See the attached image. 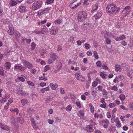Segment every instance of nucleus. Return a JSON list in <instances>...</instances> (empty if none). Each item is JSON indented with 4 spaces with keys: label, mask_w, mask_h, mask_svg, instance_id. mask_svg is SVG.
<instances>
[{
    "label": "nucleus",
    "mask_w": 133,
    "mask_h": 133,
    "mask_svg": "<svg viewBox=\"0 0 133 133\" xmlns=\"http://www.w3.org/2000/svg\"><path fill=\"white\" fill-rule=\"evenodd\" d=\"M107 12L109 14H111L113 13L116 9V4L112 3L108 4L106 8Z\"/></svg>",
    "instance_id": "obj_1"
},
{
    "label": "nucleus",
    "mask_w": 133,
    "mask_h": 133,
    "mask_svg": "<svg viewBox=\"0 0 133 133\" xmlns=\"http://www.w3.org/2000/svg\"><path fill=\"white\" fill-rule=\"evenodd\" d=\"M87 16V14L85 12L81 11L78 13L77 19L79 22H82L86 19Z\"/></svg>",
    "instance_id": "obj_2"
},
{
    "label": "nucleus",
    "mask_w": 133,
    "mask_h": 133,
    "mask_svg": "<svg viewBox=\"0 0 133 133\" xmlns=\"http://www.w3.org/2000/svg\"><path fill=\"white\" fill-rule=\"evenodd\" d=\"M43 5L42 1L39 0L33 3L32 5V9L33 11L39 9L42 7Z\"/></svg>",
    "instance_id": "obj_3"
},
{
    "label": "nucleus",
    "mask_w": 133,
    "mask_h": 133,
    "mask_svg": "<svg viewBox=\"0 0 133 133\" xmlns=\"http://www.w3.org/2000/svg\"><path fill=\"white\" fill-rule=\"evenodd\" d=\"M51 7H48L46 8L39 10L37 12V16H40L47 13H49V11L51 9Z\"/></svg>",
    "instance_id": "obj_4"
},
{
    "label": "nucleus",
    "mask_w": 133,
    "mask_h": 133,
    "mask_svg": "<svg viewBox=\"0 0 133 133\" xmlns=\"http://www.w3.org/2000/svg\"><path fill=\"white\" fill-rule=\"evenodd\" d=\"M131 7L129 6H126L122 12V14L123 16H125L129 14L131 11Z\"/></svg>",
    "instance_id": "obj_5"
},
{
    "label": "nucleus",
    "mask_w": 133,
    "mask_h": 133,
    "mask_svg": "<svg viewBox=\"0 0 133 133\" xmlns=\"http://www.w3.org/2000/svg\"><path fill=\"white\" fill-rule=\"evenodd\" d=\"M22 63L24 64V65L28 69H31L33 67L32 64L27 61L23 60H22Z\"/></svg>",
    "instance_id": "obj_6"
},
{
    "label": "nucleus",
    "mask_w": 133,
    "mask_h": 133,
    "mask_svg": "<svg viewBox=\"0 0 133 133\" xmlns=\"http://www.w3.org/2000/svg\"><path fill=\"white\" fill-rule=\"evenodd\" d=\"M102 122L104 128H107L108 127V125L109 124V121L106 119L102 120Z\"/></svg>",
    "instance_id": "obj_7"
},
{
    "label": "nucleus",
    "mask_w": 133,
    "mask_h": 133,
    "mask_svg": "<svg viewBox=\"0 0 133 133\" xmlns=\"http://www.w3.org/2000/svg\"><path fill=\"white\" fill-rule=\"evenodd\" d=\"M18 9L19 11L21 13H24L26 11V6L23 5H20Z\"/></svg>",
    "instance_id": "obj_8"
},
{
    "label": "nucleus",
    "mask_w": 133,
    "mask_h": 133,
    "mask_svg": "<svg viewBox=\"0 0 133 133\" xmlns=\"http://www.w3.org/2000/svg\"><path fill=\"white\" fill-rule=\"evenodd\" d=\"M102 35L105 38H108L109 37L111 36V33L109 32H108L106 31H104L102 32Z\"/></svg>",
    "instance_id": "obj_9"
},
{
    "label": "nucleus",
    "mask_w": 133,
    "mask_h": 133,
    "mask_svg": "<svg viewBox=\"0 0 133 133\" xmlns=\"http://www.w3.org/2000/svg\"><path fill=\"white\" fill-rule=\"evenodd\" d=\"M20 64L15 65V66L14 69H19L21 70L22 71H23L25 69V68L23 66H18L20 65Z\"/></svg>",
    "instance_id": "obj_10"
},
{
    "label": "nucleus",
    "mask_w": 133,
    "mask_h": 133,
    "mask_svg": "<svg viewBox=\"0 0 133 133\" xmlns=\"http://www.w3.org/2000/svg\"><path fill=\"white\" fill-rule=\"evenodd\" d=\"M102 14L101 11L97 12L96 14L94 15V17H95L96 19H99L102 15Z\"/></svg>",
    "instance_id": "obj_11"
},
{
    "label": "nucleus",
    "mask_w": 133,
    "mask_h": 133,
    "mask_svg": "<svg viewBox=\"0 0 133 133\" xmlns=\"http://www.w3.org/2000/svg\"><path fill=\"white\" fill-rule=\"evenodd\" d=\"M85 130L87 132H90L92 131L93 130L92 129V126L91 125H88L85 128Z\"/></svg>",
    "instance_id": "obj_12"
},
{
    "label": "nucleus",
    "mask_w": 133,
    "mask_h": 133,
    "mask_svg": "<svg viewBox=\"0 0 133 133\" xmlns=\"http://www.w3.org/2000/svg\"><path fill=\"white\" fill-rule=\"evenodd\" d=\"M18 3L16 1H15L14 0L10 1L9 3L10 5L11 6H14L16 5Z\"/></svg>",
    "instance_id": "obj_13"
},
{
    "label": "nucleus",
    "mask_w": 133,
    "mask_h": 133,
    "mask_svg": "<svg viewBox=\"0 0 133 133\" xmlns=\"http://www.w3.org/2000/svg\"><path fill=\"white\" fill-rule=\"evenodd\" d=\"M122 65L123 69L124 70L127 71L129 70V66L125 63H122Z\"/></svg>",
    "instance_id": "obj_14"
},
{
    "label": "nucleus",
    "mask_w": 133,
    "mask_h": 133,
    "mask_svg": "<svg viewBox=\"0 0 133 133\" xmlns=\"http://www.w3.org/2000/svg\"><path fill=\"white\" fill-rule=\"evenodd\" d=\"M5 66L6 70L8 71L9 70L11 66L10 63L9 62H6L5 64Z\"/></svg>",
    "instance_id": "obj_15"
},
{
    "label": "nucleus",
    "mask_w": 133,
    "mask_h": 133,
    "mask_svg": "<svg viewBox=\"0 0 133 133\" xmlns=\"http://www.w3.org/2000/svg\"><path fill=\"white\" fill-rule=\"evenodd\" d=\"M50 85L51 88L53 90H55L56 88L58 87V84L56 83L54 84L52 83H50Z\"/></svg>",
    "instance_id": "obj_16"
},
{
    "label": "nucleus",
    "mask_w": 133,
    "mask_h": 133,
    "mask_svg": "<svg viewBox=\"0 0 133 133\" xmlns=\"http://www.w3.org/2000/svg\"><path fill=\"white\" fill-rule=\"evenodd\" d=\"M17 94L21 96H24L26 95V93L25 92L23 91L22 90H19L17 91Z\"/></svg>",
    "instance_id": "obj_17"
},
{
    "label": "nucleus",
    "mask_w": 133,
    "mask_h": 133,
    "mask_svg": "<svg viewBox=\"0 0 133 133\" xmlns=\"http://www.w3.org/2000/svg\"><path fill=\"white\" fill-rule=\"evenodd\" d=\"M21 103L23 105L28 104L29 102L27 100L25 99H23L21 100Z\"/></svg>",
    "instance_id": "obj_18"
},
{
    "label": "nucleus",
    "mask_w": 133,
    "mask_h": 133,
    "mask_svg": "<svg viewBox=\"0 0 133 133\" xmlns=\"http://www.w3.org/2000/svg\"><path fill=\"white\" fill-rule=\"evenodd\" d=\"M13 37L16 38H17L19 37L20 34L18 31H14L13 35Z\"/></svg>",
    "instance_id": "obj_19"
},
{
    "label": "nucleus",
    "mask_w": 133,
    "mask_h": 133,
    "mask_svg": "<svg viewBox=\"0 0 133 133\" xmlns=\"http://www.w3.org/2000/svg\"><path fill=\"white\" fill-rule=\"evenodd\" d=\"M18 79L15 80L16 82H18L21 81L22 82H24L25 81V79L23 77L18 76Z\"/></svg>",
    "instance_id": "obj_20"
},
{
    "label": "nucleus",
    "mask_w": 133,
    "mask_h": 133,
    "mask_svg": "<svg viewBox=\"0 0 133 133\" xmlns=\"http://www.w3.org/2000/svg\"><path fill=\"white\" fill-rule=\"evenodd\" d=\"M98 7V4H96L93 5L92 10H91L92 12H94L97 10Z\"/></svg>",
    "instance_id": "obj_21"
},
{
    "label": "nucleus",
    "mask_w": 133,
    "mask_h": 133,
    "mask_svg": "<svg viewBox=\"0 0 133 133\" xmlns=\"http://www.w3.org/2000/svg\"><path fill=\"white\" fill-rule=\"evenodd\" d=\"M111 122L112 123L115 122L116 124V118H115L114 114H113L111 117Z\"/></svg>",
    "instance_id": "obj_22"
},
{
    "label": "nucleus",
    "mask_w": 133,
    "mask_h": 133,
    "mask_svg": "<svg viewBox=\"0 0 133 133\" xmlns=\"http://www.w3.org/2000/svg\"><path fill=\"white\" fill-rule=\"evenodd\" d=\"M100 76L103 79H105V78L107 76L106 74L104 71L101 72L100 74Z\"/></svg>",
    "instance_id": "obj_23"
},
{
    "label": "nucleus",
    "mask_w": 133,
    "mask_h": 133,
    "mask_svg": "<svg viewBox=\"0 0 133 133\" xmlns=\"http://www.w3.org/2000/svg\"><path fill=\"white\" fill-rule=\"evenodd\" d=\"M62 22V19H60L59 18L58 19H57L55 21L54 23L56 25L59 24Z\"/></svg>",
    "instance_id": "obj_24"
},
{
    "label": "nucleus",
    "mask_w": 133,
    "mask_h": 133,
    "mask_svg": "<svg viewBox=\"0 0 133 133\" xmlns=\"http://www.w3.org/2000/svg\"><path fill=\"white\" fill-rule=\"evenodd\" d=\"M49 87H47L41 89L40 91L42 93H44L45 91H49Z\"/></svg>",
    "instance_id": "obj_25"
},
{
    "label": "nucleus",
    "mask_w": 133,
    "mask_h": 133,
    "mask_svg": "<svg viewBox=\"0 0 133 133\" xmlns=\"http://www.w3.org/2000/svg\"><path fill=\"white\" fill-rule=\"evenodd\" d=\"M47 30V29L46 27H45L41 28V30H40V32L41 34H43L45 33Z\"/></svg>",
    "instance_id": "obj_26"
},
{
    "label": "nucleus",
    "mask_w": 133,
    "mask_h": 133,
    "mask_svg": "<svg viewBox=\"0 0 133 133\" xmlns=\"http://www.w3.org/2000/svg\"><path fill=\"white\" fill-rule=\"evenodd\" d=\"M25 41H26V43H27L30 44L31 41V40L30 39H27L25 38H23L22 39V41L23 42H24Z\"/></svg>",
    "instance_id": "obj_27"
},
{
    "label": "nucleus",
    "mask_w": 133,
    "mask_h": 133,
    "mask_svg": "<svg viewBox=\"0 0 133 133\" xmlns=\"http://www.w3.org/2000/svg\"><path fill=\"white\" fill-rule=\"evenodd\" d=\"M56 54L55 53H51V58L53 61H55L56 59Z\"/></svg>",
    "instance_id": "obj_28"
},
{
    "label": "nucleus",
    "mask_w": 133,
    "mask_h": 133,
    "mask_svg": "<svg viewBox=\"0 0 133 133\" xmlns=\"http://www.w3.org/2000/svg\"><path fill=\"white\" fill-rule=\"evenodd\" d=\"M53 98L51 96H49L46 99L45 102L46 103H48L51 101L52 99Z\"/></svg>",
    "instance_id": "obj_29"
},
{
    "label": "nucleus",
    "mask_w": 133,
    "mask_h": 133,
    "mask_svg": "<svg viewBox=\"0 0 133 133\" xmlns=\"http://www.w3.org/2000/svg\"><path fill=\"white\" fill-rule=\"evenodd\" d=\"M0 127L4 130H7L9 129V128H6V126L4 125L2 123H0Z\"/></svg>",
    "instance_id": "obj_30"
},
{
    "label": "nucleus",
    "mask_w": 133,
    "mask_h": 133,
    "mask_svg": "<svg viewBox=\"0 0 133 133\" xmlns=\"http://www.w3.org/2000/svg\"><path fill=\"white\" fill-rule=\"evenodd\" d=\"M7 99L5 95L3 97L0 102L1 103H2L3 102H5L7 101Z\"/></svg>",
    "instance_id": "obj_31"
},
{
    "label": "nucleus",
    "mask_w": 133,
    "mask_h": 133,
    "mask_svg": "<svg viewBox=\"0 0 133 133\" xmlns=\"http://www.w3.org/2000/svg\"><path fill=\"white\" fill-rule=\"evenodd\" d=\"M14 28L9 29V30L8 31V33L9 35H13L14 32Z\"/></svg>",
    "instance_id": "obj_32"
},
{
    "label": "nucleus",
    "mask_w": 133,
    "mask_h": 133,
    "mask_svg": "<svg viewBox=\"0 0 133 133\" xmlns=\"http://www.w3.org/2000/svg\"><path fill=\"white\" fill-rule=\"evenodd\" d=\"M84 111L83 110H80L78 112V114L79 117H81V116L83 117V116H84Z\"/></svg>",
    "instance_id": "obj_33"
},
{
    "label": "nucleus",
    "mask_w": 133,
    "mask_h": 133,
    "mask_svg": "<svg viewBox=\"0 0 133 133\" xmlns=\"http://www.w3.org/2000/svg\"><path fill=\"white\" fill-rule=\"evenodd\" d=\"M54 0H46L45 2V4H50L53 3Z\"/></svg>",
    "instance_id": "obj_34"
},
{
    "label": "nucleus",
    "mask_w": 133,
    "mask_h": 133,
    "mask_svg": "<svg viewBox=\"0 0 133 133\" xmlns=\"http://www.w3.org/2000/svg\"><path fill=\"white\" fill-rule=\"evenodd\" d=\"M18 122L21 124H22L23 123V118L22 117H18L17 118Z\"/></svg>",
    "instance_id": "obj_35"
},
{
    "label": "nucleus",
    "mask_w": 133,
    "mask_h": 133,
    "mask_svg": "<svg viewBox=\"0 0 133 133\" xmlns=\"http://www.w3.org/2000/svg\"><path fill=\"white\" fill-rule=\"evenodd\" d=\"M125 38V36L124 35H122L119 37H117V41L122 40Z\"/></svg>",
    "instance_id": "obj_36"
},
{
    "label": "nucleus",
    "mask_w": 133,
    "mask_h": 133,
    "mask_svg": "<svg viewBox=\"0 0 133 133\" xmlns=\"http://www.w3.org/2000/svg\"><path fill=\"white\" fill-rule=\"evenodd\" d=\"M89 106L90 108V109L91 112L93 113L94 112V107L92 105V104L91 103H90L89 104Z\"/></svg>",
    "instance_id": "obj_37"
},
{
    "label": "nucleus",
    "mask_w": 133,
    "mask_h": 133,
    "mask_svg": "<svg viewBox=\"0 0 133 133\" xmlns=\"http://www.w3.org/2000/svg\"><path fill=\"white\" fill-rule=\"evenodd\" d=\"M10 111L11 112H16V114H18L19 112L18 109L17 108L14 109H10Z\"/></svg>",
    "instance_id": "obj_38"
},
{
    "label": "nucleus",
    "mask_w": 133,
    "mask_h": 133,
    "mask_svg": "<svg viewBox=\"0 0 133 133\" xmlns=\"http://www.w3.org/2000/svg\"><path fill=\"white\" fill-rule=\"evenodd\" d=\"M81 82H85V78L82 76L81 75L79 77V80Z\"/></svg>",
    "instance_id": "obj_39"
},
{
    "label": "nucleus",
    "mask_w": 133,
    "mask_h": 133,
    "mask_svg": "<svg viewBox=\"0 0 133 133\" xmlns=\"http://www.w3.org/2000/svg\"><path fill=\"white\" fill-rule=\"evenodd\" d=\"M4 74V70L2 67L0 66V75L3 76Z\"/></svg>",
    "instance_id": "obj_40"
},
{
    "label": "nucleus",
    "mask_w": 133,
    "mask_h": 133,
    "mask_svg": "<svg viewBox=\"0 0 133 133\" xmlns=\"http://www.w3.org/2000/svg\"><path fill=\"white\" fill-rule=\"evenodd\" d=\"M41 56L43 55L46 52V51L44 49L41 50L40 51Z\"/></svg>",
    "instance_id": "obj_41"
},
{
    "label": "nucleus",
    "mask_w": 133,
    "mask_h": 133,
    "mask_svg": "<svg viewBox=\"0 0 133 133\" xmlns=\"http://www.w3.org/2000/svg\"><path fill=\"white\" fill-rule=\"evenodd\" d=\"M68 41L69 42H73L74 41V37L73 36H71L69 38Z\"/></svg>",
    "instance_id": "obj_42"
},
{
    "label": "nucleus",
    "mask_w": 133,
    "mask_h": 133,
    "mask_svg": "<svg viewBox=\"0 0 133 133\" xmlns=\"http://www.w3.org/2000/svg\"><path fill=\"white\" fill-rule=\"evenodd\" d=\"M126 71L127 72V75L128 76L130 77H131V74L132 73V72L130 70H128V71Z\"/></svg>",
    "instance_id": "obj_43"
},
{
    "label": "nucleus",
    "mask_w": 133,
    "mask_h": 133,
    "mask_svg": "<svg viewBox=\"0 0 133 133\" xmlns=\"http://www.w3.org/2000/svg\"><path fill=\"white\" fill-rule=\"evenodd\" d=\"M47 78L45 76H41L39 78V80H44L46 81L47 80Z\"/></svg>",
    "instance_id": "obj_44"
},
{
    "label": "nucleus",
    "mask_w": 133,
    "mask_h": 133,
    "mask_svg": "<svg viewBox=\"0 0 133 133\" xmlns=\"http://www.w3.org/2000/svg\"><path fill=\"white\" fill-rule=\"evenodd\" d=\"M95 57V58L96 59H97L98 58V56L97 53L96 51H94L93 53Z\"/></svg>",
    "instance_id": "obj_45"
},
{
    "label": "nucleus",
    "mask_w": 133,
    "mask_h": 133,
    "mask_svg": "<svg viewBox=\"0 0 133 133\" xmlns=\"http://www.w3.org/2000/svg\"><path fill=\"white\" fill-rule=\"evenodd\" d=\"M129 107L130 110H133V103L131 102L129 103Z\"/></svg>",
    "instance_id": "obj_46"
},
{
    "label": "nucleus",
    "mask_w": 133,
    "mask_h": 133,
    "mask_svg": "<svg viewBox=\"0 0 133 133\" xmlns=\"http://www.w3.org/2000/svg\"><path fill=\"white\" fill-rule=\"evenodd\" d=\"M72 108V107L70 105H69L66 108V110L68 111H71Z\"/></svg>",
    "instance_id": "obj_47"
},
{
    "label": "nucleus",
    "mask_w": 133,
    "mask_h": 133,
    "mask_svg": "<svg viewBox=\"0 0 133 133\" xmlns=\"http://www.w3.org/2000/svg\"><path fill=\"white\" fill-rule=\"evenodd\" d=\"M27 83L29 85L31 86L32 87L35 86L34 84L32 82L28 81H27Z\"/></svg>",
    "instance_id": "obj_48"
},
{
    "label": "nucleus",
    "mask_w": 133,
    "mask_h": 133,
    "mask_svg": "<svg viewBox=\"0 0 133 133\" xmlns=\"http://www.w3.org/2000/svg\"><path fill=\"white\" fill-rule=\"evenodd\" d=\"M106 103L105 102H104L102 104H101L99 106L101 108H105L106 109L107 108V107H106Z\"/></svg>",
    "instance_id": "obj_49"
},
{
    "label": "nucleus",
    "mask_w": 133,
    "mask_h": 133,
    "mask_svg": "<svg viewBox=\"0 0 133 133\" xmlns=\"http://www.w3.org/2000/svg\"><path fill=\"white\" fill-rule=\"evenodd\" d=\"M31 49L32 50H33L35 48V46H36V44L34 43V42H33L31 43Z\"/></svg>",
    "instance_id": "obj_50"
},
{
    "label": "nucleus",
    "mask_w": 133,
    "mask_h": 133,
    "mask_svg": "<svg viewBox=\"0 0 133 133\" xmlns=\"http://www.w3.org/2000/svg\"><path fill=\"white\" fill-rule=\"evenodd\" d=\"M76 78V79L78 80H79V78L80 76L81 75H80L79 73H77L75 74Z\"/></svg>",
    "instance_id": "obj_51"
},
{
    "label": "nucleus",
    "mask_w": 133,
    "mask_h": 133,
    "mask_svg": "<svg viewBox=\"0 0 133 133\" xmlns=\"http://www.w3.org/2000/svg\"><path fill=\"white\" fill-rule=\"evenodd\" d=\"M119 98L122 101L125 99V96L123 94H121L119 96Z\"/></svg>",
    "instance_id": "obj_52"
},
{
    "label": "nucleus",
    "mask_w": 133,
    "mask_h": 133,
    "mask_svg": "<svg viewBox=\"0 0 133 133\" xmlns=\"http://www.w3.org/2000/svg\"><path fill=\"white\" fill-rule=\"evenodd\" d=\"M96 64L98 67H100L102 65L101 62L99 61H98L96 62Z\"/></svg>",
    "instance_id": "obj_53"
},
{
    "label": "nucleus",
    "mask_w": 133,
    "mask_h": 133,
    "mask_svg": "<svg viewBox=\"0 0 133 133\" xmlns=\"http://www.w3.org/2000/svg\"><path fill=\"white\" fill-rule=\"evenodd\" d=\"M50 69L49 66V65H47L44 68V71H45L47 70H49Z\"/></svg>",
    "instance_id": "obj_54"
},
{
    "label": "nucleus",
    "mask_w": 133,
    "mask_h": 133,
    "mask_svg": "<svg viewBox=\"0 0 133 133\" xmlns=\"http://www.w3.org/2000/svg\"><path fill=\"white\" fill-rule=\"evenodd\" d=\"M122 70V68H121V66L118 65H117V71H119L120 72Z\"/></svg>",
    "instance_id": "obj_55"
},
{
    "label": "nucleus",
    "mask_w": 133,
    "mask_h": 133,
    "mask_svg": "<svg viewBox=\"0 0 133 133\" xmlns=\"http://www.w3.org/2000/svg\"><path fill=\"white\" fill-rule=\"evenodd\" d=\"M84 46L86 49H89L90 47V45L89 44L86 43L85 44Z\"/></svg>",
    "instance_id": "obj_56"
},
{
    "label": "nucleus",
    "mask_w": 133,
    "mask_h": 133,
    "mask_svg": "<svg viewBox=\"0 0 133 133\" xmlns=\"http://www.w3.org/2000/svg\"><path fill=\"white\" fill-rule=\"evenodd\" d=\"M105 41L106 43L108 44H110L111 41L110 39H109L108 38H105Z\"/></svg>",
    "instance_id": "obj_57"
},
{
    "label": "nucleus",
    "mask_w": 133,
    "mask_h": 133,
    "mask_svg": "<svg viewBox=\"0 0 133 133\" xmlns=\"http://www.w3.org/2000/svg\"><path fill=\"white\" fill-rule=\"evenodd\" d=\"M98 84V82L97 81H95L92 83V86L93 87H95L97 86Z\"/></svg>",
    "instance_id": "obj_58"
},
{
    "label": "nucleus",
    "mask_w": 133,
    "mask_h": 133,
    "mask_svg": "<svg viewBox=\"0 0 133 133\" xmlns=\"http://www.w3.org/2000/svg\"><path fill=\"white\" fill-rule=\"evenodd\" d=\"M109 130L110 131H115V128L113 126H111L110 127Z\"/></svg>",
    "instance_id": "obj_59"
},
{
    "label": "nucleus",
    "mask_w": 133,
    "mask_h": 133,
    "mask_svg": "<svg viewBox=\"0 0 133 133\" xmlns=\"http://www.w3.org/2000/svg\"><path fill=\"white\" fill-rule=\"evenodd\" d=\"M36 0H27V3L29 4H31Z\"/></svg>",
    "instance_id": "obj_60"
},
{
    "label": "nucleus",
    "mask_w": 133,
    "mask_h": 133,
    "mask_svg": "<svg viewBox=\"0 0 133 133\" xmlns=\"http://www.w3.org/2000/svg\"><path fill=\"white\" fill-rule=\"evenodd\" d=\"M115 104L114 103H111L109 105V107L111 108L114 107H115Z\"/></svg>",
    "instance_id": "obj_61"
},
{
    "label": "nucleus",
    "mask_w": 133,
    "mask_h": 133,
    "mask_svg": "<svg viewBox=\"0 0 133 133\" xmlns=\"http://www.w3.org/2000/svg\"><path fill=\"white\" fill-rule=\"evenodd\" d=\"M102 93L104 95H107L108 93L105 89H104L103 90H102Z\"/></svg>",
    "instance_id": "obj_62"
},
{
    "label": "nucleus",
    "mask_w": 133,
    "mask_h": 133,
    "mask_svg": "<svg viewBox=\"0 0 133 133\" xmlns=\"http://www.w3.org/2000/svg\"><path fill=\"white\" fill-rule=\"evenodd\" d=\"M55 119V122H60L61 121V119L59 117H56Z\"/></svg>",
    "instance_id": "obj_63"
},
{
    "label": "nucleus",
    "mask_w": 133,
    "mask_h": 133,
    "mask_svg": "<svg viewBox=\"0 0 133 133\" xmlns=\"http://www.w3.org/2000/svg\"><path fill=\"white\" fill-rule=\"evenodd\" d=\"M77 106L79 108H81V103L79 102H76V103Z\"/></svg>",
    "instance_id": "obj_64"
}]
</instances>
